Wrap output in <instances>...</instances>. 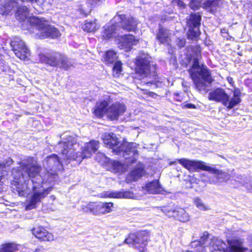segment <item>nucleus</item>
Listing matches in <instances>:
<instances>
[{"label": "nucleus", "instance_id": "1", "mask_svg": "<svg viewBox=\"0 0 252 252\" xmlns=\"http://www.w3.org/2000/svg\"><path fill=\"white\" fill-rule=\"evenodd\" d=\"M43 166L47 172L43 176L39 174L41 167L33 158L29 157L19 162L20 167L13 168V180L12 188L13 192L21 196H27L31 190L28 186L32 184V194L27 200L26 210H32L51 190V187L46 189L43 185L53 182L57 176V171L62 167L61 161L56 155L47 157L43 161Z\"/></svg>", "mask_w": 252, "mask_h": 252}, {"label": "nucleus", "instance_id": "2", "mask_svg": "<svg viewBox=\"0 0 252 252\" xmlns=\"http://www.w3.org/2000/svg\"><path fill=\"white\" fill-rule=\"evenodd\" d=\"M102 139L106 146L112 149L113 153L125 158L127 165L135 162L138 155L135 143H120L119 139L113 133H104Z\"/></svg>", "mask_w": 252, "mask_h": 252}, {"label": "nucleus", "instance_id": "3", "mask_svg": "<svg viewBox=\"0 0 252 252\" xmlns=\"http://www.w3.org/2000/svg\"><path fill=\"white\" fill-rule=\"evenodd\" d=\"M189 72L196 89L201 93H206L207 87L213 81L206 66L200 65L198 59L194 58L191 67L189 69Z\"/></svg>", "mask_w": 252, "mask_h": 252}, {"label": "nucleus", "instance_id": "4", "mask_svg": "<svg viewBox=\"0 0 252 252\" xmlns=\"http://www.w3.org/2000/svg\"><path fill=\"white\" fill-rule=\"evenodd\" d=\"M30 24L38 31L35 37L44 39L47 37L55 38L60 35L59 31L54 27L50 25L48 21L39 17L32 16L29 20Z\"/></svg>", "mask_w": 252, "mask_h": 252}, {"label": "nucleus", "instance_id": "5", "mask_svg": "<svg viewBox=\"0 0 252 252\" xmlns=\"http://www.w3.org/2000/svg\"><path fill=\"white\" fill-rule=\"evenodd\" d=\"M59 146L61 147V158L68 163L70 160H76L80 163L82 158L79 156L77 153L75 152L77 148L79 147L75 138L72 136H68V138L64 141H61L59 143Z\"/></svg>", "mask_w": 252, "mask_h": 252}, {"label": "nucleus", "instance_id": "6", "mask_svg": "<svg viewBox=\"0 0 252 252\" xmlns=\"http://www.w3.org/2000/svg\"><path fill=\"white\" fill-rule=\"evenodd\" d=\"M151 57L147 54L142 53L136 60V72L142 77L156 75V66L150 63Z\"/></svg>", "mask_w": 252, "mask_h": 252}, {"label": "nucleus", "instance_id": "7", "mask_svg": "<svg viewBox=\"0 0 252 252\" xmlns=\"http://www.w3.org/2000/svg\"><path fill=\"white\" fill-rule=\"evenodd\" d=\"M39 59L40 61L43 63H46L53 67L58 66L64 70L68 69L72 65V63L69 60L59 53H55L48 56L44 54H40Z\"/></svg>", "mask_w": 252, "mask_h": 252}, {"label": "nucleus", "instance_id": "8", "mask_svg": "<svg viewBox=\"0 0 252 252\" xmlns=\"http://www.w3.org/2000/svg\"><path fill=\"white\" fill-rule=\"evenodd\" d=\"M149 239V233L143 231L137 234H130L127 238L125 239L123 243L127 244H133L141 252H146L145 247L147 245Z\"/></svg>", "mask_w": 252, "mask_h": 252}, {"label": "nucleus", "instance_id": "9", "mask_svg": "<svg viewBox=\"0 0 252 252\" xmlns=\"http://www.w3.org/2000/svg\"><path fill=\"white\" fill-rule=\"evenodd\" d=\"M201 17L199 13L191 14L187 19V32L188 37L191 40H197L200 32L199 27L200 26Z\"/></svg>", "mask_w": 252, "mask_h": 252}, {"label": "nucleus", "instance_id": "10", "mask_svg": "<svg viewBox=\"0 0 252 252\" xmlns=\"http://www.w3.org/2000/svg\"><path fill=\"white\" fill-rule=\"evenodd\" d=\"M113 22L117 23L119 30L121 27L127 32L134 31L138 24L137 21L133 17L126 18L124 15L115 16L113 19Z\"/></svg>", "mask_w": 252, "mask_h": 252}, {"label": "nucleus", "instance_id": "11", "mask_svg": "<svg viewBox=\"0 0 252 252\" xmlns=\"http://www.w3.org/2000/svg\"><path fill=\"white\" fill-rule=\"evenodd\" d=\"M10 45L15 55L19 59L25 60L30 56L29 49L20 38L14 37L11 40Z\"/></svg>", "mask_w": 252, "mask_h": 252}, {"label": "nucleus", "instance_id": "12", "mask_svg": "<svg viewBox=\"0 0 252 252\" xmlns=\"http://www.w3.org/2000/svg\"><path fill=\"white\" fill-rule=\"evenodd\" d=\"M90 212L95 215L104 214L112 211L113 204L109 203H91L87 206Z\"/></svg>", "mask_w": 252, "mask_h": 252}, {"label": "nucleus", "instance_id": "13", "mask_svg": "<svg viewBox=\"0 0 252 252\" xmlns=\"http://www.w3.org/2000/svg\"><path fill=\"white\" fill-rule=\"evenodd\" d=\"M126 110V107L124 104L116 102L109 106L107 117L111 121L118 120Z\"/></svg>", "mask_w": 252, "mask_h": 252}, {"label": "nucleus", "instance_id": "14", "mask_svg": "<svg viewBox=\"0 0 252 252\" xmlns=\"http://www.w3.org/2000/svg\"><path fill=\"white\" fill-rule=\"evenodd\" d=\"M179 162L189 171H194L198 169L206 171L207 165L202 161L190 160L185 158L178 159Z\"/></svg>", "mask_w": 252, "mask_h": 252}, {"label": "nucleus", "instance_id": "15", "mask_svg": "<svg viewBox=\"0 0 252 252\" xmlns=\"http://www.w3.org/2000/svg\"><path fill=\"white\" fill-rule=\"evenodd\" d=\"M228 94L225 93L224 89L217 88L209 94V99L216 102H221L224 106L226 103Z\"/></svg>", "mask_w": 252, "mask_h": 252}, {"label": "nucleus", "instance_id": "16", "mask_svg": "<svg viewBox=\"0 0 252 252\" xmlns=\"http://www.w3.org/2000/svg\"><path fill=\"white\" fill-rule=\"evenodd\" d=\"M32 233L37 238L42 241H50L54 240L53 234L42 226L33 228Z\"/></svg>", "mask_w": 252, "mask_h": 252}, {"label": "nucleus", "instance_id": "17", "mask_svg": "<svg viewBox=\"0 0 252 252\" xmlns=\"http://www.w3.org/2000/svg\"><path fill=\"white\" fill-rule=\"evenodd\" d=\"M110 103L109 100L97 102L94 111V115L98 117H102L104 114L107 116V111Z\"/></svg>", "mask_w": 252, "mask_h": 252}, {"label": "nucleus", "instance_id": "18", "mask_svg": "<svg viewBox=\"0 0 252 252\" xmlns=\"http://www.w3.org/2000/svg\"><path fill=\"white\" fill-rule=\"evenodd\" d=\"M111 22V25L108 24L104 27L102 36L105 39H108L112 37L119 31L117 23L113 22V19Z\"/></svg>", "mask_w": 252, "mask_h": 252}, {"label": "nucleus", "instance_id": "19", "mask_svg": "<svg viewBox=\"0 0 252 252\" xmlns=\"http://www.w3.org/2000/svg\"><path fill=\"white\" fill-rule=\"evenodd\" d=\"M209 236L210 235L207 232H204L199 241L194 240L191 242L190 243L191 247H197V246H200V249H202L206 247L209 246L213 239L210 238Z\"/></svg>", "mask_w": 252, "mask_h": 252}, {"label": "nucleus", "instance_id": "20", "mask_svg": "<svg viewBox=\"0 0 252 252\" xmlns=\"http://www.w3.org/2000/svg\"><path fill=\"white\" fill-rule=\"evenodd\" d=\"M170 34L168 30L160 26L156 34V39L161 44H169Z\"/></svg>", "mask_w": 252, "mask_h": 252}, {"label": "nucleus", "instance_id": "21", "mask_svg": "<svg viewBox=\"0 0 252 252\" xmlns=\"http://www.w3.org/2000/svg\"><path fill=\"white\" fill-rule=\"evenodd\" d=\"M209 246L212 252H223L227 248L225 243L217 238H213Z\"/></svg>", "mask_w": 252, "mask_h": 252}, {"label": "nucleus", "instance_id": "22", "mask_svg": "<svg viewBox=\"0 0 252 252\" xmlns=\"http://www.w3.org/2000/svg\"><path fill=\"white\" fill-rule=\"evenodd\" d=\"M206 171L215 174L217 180L220 182L227 181L230 178L229 175L227 173L209 166H207Z\"/></svg>", "mask_w": 252, "mask_h": 252}, {"label": "nucleus", "instance_id": "23", "mask_svg": "<svg viewBox=\"0 0 252 252\" xmlns=\"http://www.w3.org/2000/svg\"><path fill=\"white\" fill-rule=\"evenodd\" d=\"M145 189L150 194L161 193L164 191L158 180L148 183L145 186Z\"/></svg>", "mask_w": 252, "mask_h": 252}, {"label": "nucleus", "instance_id": "24", "mask_svg": "<svg viewBox=\"0 0 252 252\" xmlns=\"http://www.w3.org/2000/svg\"><path fill=\"white\" fill-rule=\"evenodd\" d=\"M229 243L231 251L234 252H245L247 250L242 246L243 241L241 239H234Z\"/></svg>", "mask_w": 252, "mask_h": 252}, {"label": "nucleus", "instance_id": "25", "mask_svg": "<svg viewBox=\"0 0 252 252\" xmlns=\"http://www.w3.org/2000/svg\"><path fill=\"white\" fill-rule=\"evenodd\" d=\"M108 196L116 198H131L133 197V193L129 191L122 190L119 191L111 192L108 194Z\"/></svg>", "mask_w": 252, "mask_h": 252}, {"label": "nucleus", "instance_id": "26", "mask_svg": "<svg viewBox=\"0 0 252 252\" xmlns=\"http://www.w3.org/2000/svg\"><path fill=\"white\" fill-rule=\"evenodd\" d=\"M240 95L236 92H234L233 96L230 98L228 95L227 99H226V104H224V106L229 109H232L235 106L241 102Z\"/></svg>", "mask_w": 252, "mask_h": 252}, {"label": "nucleus", "instance_id": "27", "mask_svg": "<svg viewBox=\"0 0 252 252\" xmlns=\"http://www.w3.org/2000/svg\"><path fill=\"white\" fill-rule=\"evenodd\" d=\"M222 0H207L204 4L205 9L211 13H214L217 8L220 6Z\"/></svg>", "mask_w": 252, "mask_h": 252}, {"label": "nucleus", "instance_id": "28", "mask_svg": "<svg viewBox=\"0 0 252 252\" xmlns=\"http://www.w3.org/2000/svg\"><path fill=\"white\" fill-rule=\"evenodd\" d=\"M29 15V10L26 6L18 7L16 13V18L20 21H24Z\"/></svg>", "mask_w": 252, "mask_h": 252}, {"label": "nucleus", "instance_id": "29", "mask_svg": "<svg viewBox=\"0 0 252 252\" xmlns=\"http://www.w3.org/2000/svg\"><path fill=\"white\" fill-rule=\"evenodd\" d=\"M137 40L135 39L134 36L130 34L125 35V38L122 42V45L125 46L126 50L131 48L133 45H135Z\"/></svg>", "mask_w": 252, "mask_h": 252}, {"label": "nucleus", "instance_id": "30", "mask_svg": "<svg viewBox=\"0 0 252 252\" xmlns=\"http://www.w3.org/2000/svg\"><path fill=\"white\" fill-rule=\"evenodd\" d=\"M173 217L181 222H187L189 220L188 214L182 208H179L176 210V213L174 214Z\"/></svg>", "mask_w": 252, "mask_h": 252}, {"label": "nucleus", "instance_id": "31", "mask_svg": "<svg viewBox=\"0 0 252 252\" xmlns=\"http://www.w3.org/2000/svg\"><path fill=\"white\" fill-rule=\"evenodd\" d=\"M82 28L85 31L87 32H94L98 29V27L96 24L95 20L94 21H86Z\"/></svg>", "mask_w": 252, "mask_h": 252}, {"label": "nucleus", "instance_id": "32", "mask_svg": "<svg viewBox=\"0 0 252 252\" xmlns=\"http://www.w3.org/2000/svg\"><path fill=\"white\" fill-rule=\"evenodd\" d=\"M17 250V245L14 243H6L0 246V252H14Z\"/></svg>", "mask_w": 252, "mask_h": 252}, {"label": "nucleus", "instance_id": "33", "mask_svg": "<svg viewBox=\"0 0 252 252\" xmlns=\"http://www.w3.org/2000/svg\"><path fill=\"white\" fill-rule=\"evenodd\" d=\"M144 174V169L142 166H139L134 169L131 172V176L135 181L137 180Z\"/></svg>", "mask_w": 252, "mask_h": 252}, {"label": "nucleus", "instance_id": "34", "mask_svg": "<svg viewBox=\"0 0 252 252\" xmlns=\"http://www.w3.org/2000/svg\"><path fill=\"white\" fill-rule=\"evenodd\" d=\"M117 56L116 53L113 51H109L105 53V61L107 63H112L116 61Z\"/></svg>", "mask_w": 252, "mask_h": 252}, {"label": "nucleus", "instance_id": "35", "mask_svg": "<svg viewBox=\"0 0 252 252\" xmlns=\"http://www.w3.org/2000/svg\"><path fill=\"white\" fill-rule=\"evenodd\" d=\"M13 160L10 158L4 160L1 163V172H8L10 169V165L13 163Z\"/></svg>", "mask_w": 252, "mask_h": 252}, {"label": "nucleus", "instance_id": "36", "mask_svg": "<svg viewBox=\"0 0 252 252\" xmlns=\"http://www.w3.org/2000/svg\"><path fill=\"white\" fill-rule=\"evenodd\" d=\"M86 146H88V148L90 151L94 153L99 147V142L96 140H91L89 143L85 145Z\"/></svg>", "mask_w": 252, "mask_h": 252}, {"label": "nucleus", "instance_id": "37", "mask_svg": "<svg viewBox=\"0 0 252 252\" xmlns=\"http://www.w3.org/2000/svg\"><path fill=\"white\" fill-rule=\"evenodd\" d=\"M122 63L121 62H116L113 68V76L118 77L122 72Z\"/></svg>", "mask_w": 252, "mask_h": 252}, {"label": "nucleus", "instance_id": "38", "mask_svg": "<svg viewBox=\"0 0 252 252\" xmlns=\"http://www.w3.org/2000/svg\"><path fill=\"white\" fill-rule=\"evenodd\" d=\"M93 153H94V152L90 151V149L88 148V146H86L85 145L82 150L81 154L79 155V156L82 158V160L85 158H91Z\"/></svg>", "mask_w": 252, "mask_h": 252}, {"label": "nucleus", "instance_id": "39", "mask_svg": "<svg viewBox=\"0 0 252 252\" xmlns=\"http://www.w3.org/2000/svg\"><path fill=\"white\" fill-rule=\"evenodd\" d=\"M95 160L101 164L108 161L107 157L102 153H98L95 156Z\"/></svg>", "mask_w": 252, "mask_h": 252}, {"label": "nucleus", "instance_id": "40", "mask_svg": "<svg viewBox=\"0 0 252 252\" xmlns=\"http://www.w3.org/2000/svg\"><path fill=\"white\" fill-rule=\"evenodd\" d=\"M202 0H190L189 7L194 10L199 8Z\"/></svg>", "mask_w": 252, "mask_h": 252}, {"label": "nucleus", "instance_id": "41", "mask_svg": "<svg viewBox=\"0 0 252 252\" xmlns=\"http://www.w3.org/2000/svg\"><path fill=\"white\" fill-rule=\"evenodd\" d=\"M235 181L239 183V185H243L246 183L247 179L245 176L237 174L235 176Z\"/></svg>", "mask_w": 252, "mask_h": 252}, {"label": "nucleus", "instance_id": "42", "mask_svg": "<svg viewBox=\"0 0 252 252\" xmlns=\"http://www.w3.org/2000/svg\"><path fill=\"white\" fill-rule=\"evenodd\" d=\"M194 201L196 206L200 210H206V208L202 202V201L199 198H194Z\"/></svg>", "mask_w": 252, "mask_h": 252}, {"label": "nucleus", "instance_id": "43", "mask_svg": "<svg viewBox=\"0 0 252 252\" xmlns=\"http://www.w3.org/2000/svg\"><path fill=\"white\" fill-rule=\"evenodd\" d=\"M161 211L169 217H173L174 214L176 213L175 210H171L169 208L163 207Z\"/></svg>", "mask_w": 252, "mask_h": 252}, {"label": "nucleus", "instance_id": "44", "mask_svg": "<svg viewBox=\"0 0 252 252\" xmlns=\"http://www.w3.org/2000/svg\"><path fill=\"white\" fill-rule=\"evenodd\" d=\"M172 2L173 4H176L180 7L185 8L186 6V4L183 0H172Z\"/></svg>", "mask_w": 252, "mask_h": 252}, {"label": "nucleus", "instance_id": "45", "mask_svg": "<svg viewBox=\"0 0 252 252\" xmlns=\"http://www.w3.org/2000/svg\"><path fill=\"white\" fill-rule=\"evenodd\" d=\"M177 44L179 48H182L185 46L186 44V40L184 38L178 39L177 41Z\"/></svg>", "mask_w": 252, "mask_h": 252}, {"label": "nucleus", "instance_id": "46", "mask_svg": "<svg viewBox=\"0 0 252 252\" xmlns=\"http://www.w3.org/2000/svg\"><path fill=\"white\" fill-rule=\"evenodd\" d=\"M113 165L114 167L118 170H121L122 169V164L117 160L113 161Z\"/></svg>", "mask_w": 252, "mask_h": 252}, {"label": "nucleus", "instance_id": "47", "mask_svg": "<svg viewBox=\"0 0 252 252\" xmlns=\"http://www.w3.org/2000/svg\"><path fill=\"white\" fill-rule=\"evenodd\" d=\"M101 0H88V2L92 6H95L101 1Z\"/></svg>", "mask_w": 252, "mask_h": 252}, {"label": "nucleus", "instance_id": "48", "mask_svg": "<svg viewBox=\"0 0 252 252\" xmlns=\"http://www.w3.org/2000/svg\"><path fill=\"white\" fill-rule=\"evenodd\" d=\"M183 108H189V109H195L196 108V106L195 105L191 104V103H188L186 104H185Z\"/></svg>", "mask_w": 252, "mask_h": 252}, {"label": "nucleus", "instance_id": "49", "mask_svg": "<svg viewBox=\"0 0 252 252\" xmlns=\"http://www.w3.org/2000/svg\"><path fill=\"white\" fill-rule=\"evenodd\" d=\"M221 32L222 33V35H223V34H227V31H226L225 29H222L221 30Z\"/></svg>", "mask_w": 252, "mask_h": 252}, {"label": "nucleus", "instance_id": "50", "mask_svg": "<svg viewBox=\"0 0 252 252\" xmlns=\"http://www.w3.org/2000/svg\"><path fill=\"white\" fill-rule=\"evenodd\" d=\"M227 80L229 83H231V82L233 81V79L231 77H228Z\"/></svg>", "mask_w": 252, "mask_h": 252}, {"label": "nucleus", "instance_id": "51", "mask_svg": "<svg viewBox=\"0 0 252 252\" xmlns=\"http://www.w3.org/2000/svg\"><path fill=\"white\" fill-rule=\"evenodd\" d=\"M224 37L226 38L227 39H229V35L228 34V33L227 34H223L222 35Z\"/></svg>", "mask_w": 252, "mask_h": 252}, {"label": "nucleus", "instance_id": "52", "mask_svg": "<svg viewBox=\"0 0 252 252\" xmlns=\"http://www.w3.org/2000/svg\"><path fill=\"white\" fill-rule=\"evenodd\" d=\"M155 93H152V92H150V95H151V96H153L154 95H155Z\"/></svg>", "mask_w": 252, "mask_h": 252}, {"label": "nucleus", "instance_id": "53", "mask_svg": "<svg viewBox=\"0 0 252 252\" xmlns=\"http://www.w3.org/2000/svg\"><path fill=\"white\" fill-rule=\"evenodd\" d=\"M173 60V61H175V58L174 57H172L171 59V60Z\"/></svg>", "mask_w": 252, "mask_h": 252}, {"label": "nucleus", "instance_id": "54", "mask_svg": "<svg viewBox=\"0 0 252 252\" xmlns=\"http://www.w3.org/2000/svg\"><path fill=\"white\" fill-rule=\"evenodd\" d=\"M175 161L174 162H173V161H171L170 163V164L171 165V164H173L175 163Z\"/></svg>", "mask_w": 252, "mask_h": 252}, {"label": "nucleus", "instance_id": "55", "mask_svg": "<svg viewBox=\"0 0 252 252\" xmlns=\"http://www.w3.org/2000/svg\"><path fill=\"white\" fill-rule=\"evenodd\" d=\"M0 171L1 172V163H0Z\"/></svg>", "mask_w": 252, "mask_h": 252}, {"label": "nucleus", "instance_id": "56", "mask_svg": "<svg viewBox=\"0 0 252 252\" xmlns=\"http://www.w3.org/2000/svg\"><path fill=\"white\" fill-rule=\"evenodd\" d=\"M250 251H251V252H252V249H251V250H250Z\"/></svg>", "mask_w": 252, "mask_h": 252}]
</instances>
